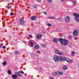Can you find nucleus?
<instances>
[{"mask_svg":"<svg viewBox=\"0 0 79 79\" xmlns=\"http://www.w3.org/2000/svg\"><path fill=\"white\" fill-rule=\"evenodd\" d=\"M58 40L62 45H67L68 44V40L66 39L60 38Z\"/></svg>","mask_w":79,"mask_h":79,"instance_id":"f257e3e1","label":"nucleus"},{"mask_svg":"<svg viewBox=\"0 0 79 79\" xmlns=\"http://www.w3.org/2000/svg\"><path fill=\"white\" fill-rule=\"evenodd\" d=\"M74 16H75L74 18L76 21H77V22H79V15L77 13H74L73 14Z\"/></svg>","mask_w":79,"mask_h":79,"instance_id":"f03ea898","label":"nucleus"},{"mask_svg":"<svg viewBox=\"0 0 79 79\" xmlns=\"http://www.w3.org/2000/svg\"><path fill=\"white\" fill-rule=\"evenodd\" d=\"M60 58L61 56H55L54 57V60L55 61L57 62V61H58L59 60H60Z\"/></svg>","mask_w":79,"mask_h":79,"instance_id":"7ed1b4c3","label":"nucleus"},{"mask_svg":"<svg viewBox=\"0 0 79 79\" xmlns=\"http://www.w3.org/2000/svg\"><path fill=\"white\" fill-rule=\"evenodd\" d=\"M54 53H56V54L59 55H62V54H63V52L57 49H55L54 50Z\"/></svg>","mask_w":79,"mask_h":79,"instance_id":"20e7f679","label":"nucleus"},{"mask_svg":"<svg viewBox=\"0 0 79 79\" xmlns=\"http://www.w3.org/2000/svg\"><path fill=\"white\" fill-rule=\"evenodd\" d=\"M79 34V30L78 29H76L74 30L73 32V34L74 35V36H77Z\"/></svg>","mask_w":79,"mask_h":79,"instance_id":"39448f33","label":"nucleus"},{"mask_svg":"<svg viewBox=\"0 0 79 79\" xmlns=\"http://www.w3.org/2000/svg\"><path fill=\"white\" fill-rule=\"evenodd\" d=\"M70 18H69V16H66L65 19V20L66 23H69L70 21Z\"/></svg>","mask_w":79,"mask_h":79,"instance_id":"423d86ee","label":"nucleus"},{"mask_svg":"<svg viewBox=\"0 0 79 79\" xmlns=\"http://www.w3.org/2000/svg\"><path fill=\"white\" fill-rule=\"evenodd\" d=\"M60 61H66L67 59H66V58L65 57H62V56H60Z\"/></svg>","mask_w":79,"mask_h":79,"instance_id":"0eeeda50","label":"nucleus"},{"mask_svg":"<svg viewBox=\"0 0 79 79\" xmlns=\"http://www.w3.org/2000/svg\"><path fill=\"white\" fill-rule=\"evenodd\" d=\"M19 21L20 22V24L22 25L24 24V21L21 19H19Z\"/></svg>","mask_w":79,"mask_h":79,"instance_id":"6e6552de","label":"nucleus"},{"mask_svg":"<svg viewBox=\"0 0 79 79\" xmlns=\"http://www.w3.org/2000/svg\"><path fill=\"white\" fill-rule=\"evenodd\" d=\"M31 19H32V20H35L37 19V16H34L32 17H31Z\"/></svg>","mask_w":79,"mask_h":79,"instance_id":"1a4fd4ad","label":"nucleus"},{"mask_svg":"<svg viewBox=\"0 0 79 79\" xmlns=\"http://www.w3.org/2000/svg\"><path fill=\"white\" fill-rule=\"evenodd\" d=\"M41 46L43 48H46L47 47V46L44 44H41Z\"/></svg>","mask_w":79,"mask_h":79,"instance_id":"9d476101","label":"nucleus"},{"mask_svg":"<svg viewBox=\"0 0 79 79\" xmlns=\"http://www.w3.org/2000/svg\"><path fill=\"white\" fill-rule=\"evenodd\" d=\"M12 77L13 79H17L18 78V76L17 75L14 74L12 75Z\"/></svg>","mask_w":79,"mask_h":79,"instance_id":"9b49d317","label":"nucleus"},{"mask_svg":"<svg viewBox=\"0 0 79 79\" xmlns=\"http://www.w3.org/2000/svg\"><path fill=\"white\" fill-rule=\"evenodd\" d=\"M42 35L40 34H39L37 36V39H42Z\"/></svg>","mask_w":79,"mask_h":79,"instance_id":"f8f14e48","label":"nucleus"},{"mask_svg":"<svg viewBox=\"0 0 79 79\" xmlns=\"http://www.w3.org/2000/svg\"><path fill=\"white\" fill-rule=\"evenodd\" d=\"M66 61L67 62H68V63H71V62H73V60H71L68 58L66 60Z\"/></svg>","mask_w":79,"mask_h":79,"instance_id":"ddd939ff","label":"nucleus"},{"mask_svg":"<svg viewBox=\"0 0 79 79\" xmlns=\"http://www.w3.org/2000/svg\"><path fill=\"white\" fill-rule=\"evenodd\" d=\"M34 48L35 49H39V46L38 45H36L34 46Z\"/></svg>","mask_w":79,"mask_h":79,"instance_id":"4468645a","label":"nucleus"},{"mask_svg":"<svg viewBox=\"0 0 79 79\" xmlns=\"http://www.w3.org/2000/svg\"><path fill=\"white\" fill-rule=\"evenodd\" d=\"M53 42H54V43H57V42H58V40L56 39H54L53 40Z\"/></svg>","mask_w":79,"mask_h":79,"instance_id":"2eb2a0df","label":"nucleus"},{"mask_svg":"<svg viewBox=\"0 0 79 79\" xmlns=\"http://www.w3.org/2000/svg\"><path fill=\"white\" fill-rule=\"evenodd\" d=\"M67 66L66 65H64L63 66V69L64 70H66L67 69Z\"/></svg>","mask_w":79,"mask_h":79,"instance_id":"dca6fc26","label":"nucleus"},{"mask_svg":"<svg viewBox=\"0 0 79 79\" xmlns=\"http://www.w3.org/2000/svg\"><path fill=\"white\" fill-rule=\"evenodd\" d=\"M57 73L58 74H59L60 75H63V73L62 72L57 71Z\"/></svg>","mask_w":79,"mask_h":79,"instance_id":"f3484780","label":"nucleus"},{"mask_svg":"<svg viewBox=\"0 0 79 79\" xmlns=\"http://www.w3.org/2000/svg\"><path fill=\"white\" fill-rule=\"evenodd\" d=\"M58 73H57V72H56L52 73V76H56V75H58Z\"/></svg>","mask_w":79,"mask_h":79,"instance_id":"a211bd4d","label":"nucleus"},{"mask_svg":"<svg viewBox=\"0 0 79 79\" xmlns=\"http://www.w3.org/2000/svg\"><path fill=\"white\" fill-rule=\"evenodd\" d=\"M30 44L31 45V47H33V46H34V43L32 42H31L30 43Z\"/></svg>","mask_w":79,"mask_h":79,"instance_id":"6ab92c4d","label":"nucleus"},{"mask_svg":"<svg viewBox=\"0 0 79 79\" xmlns=\"http://www.w3.org/2000/svg\"><path fill=\"white\" fill-rule=\"evenodd\" d=\"M8 73L10 75V74H12V73L11 72V71L10 70H9L8 71Z\"/></svg>","mask_w":79,"mask_h":79,"instance_id":"aec40b11","label":"nucleus"},{"mask_svg":"<svg viewBox=\"0 0 79 79\" xmlns=\"http://www.w3.org/2000/svg\"><path fill=\"white\" fill-rule=\"evenodd\" d=\"M6 64H7L6 62H4L2 63V64L4 66H6Z\"/></svg>","mask_w":79,"mask_h":79,"instance_id":"412c9836","label":"nucleus"},{"mask_svg":"<svg viewBox=\"0 0 79 79\" xmlns=\"http://www.w3.org/2000/svg\"><path fill=\"white\" fill-rule=\"evenodd\" d=\"M38 70L39 71H42V68L41 67H40L38 68Z\"/></svg>","mask_w":79,"mask_h":79,"instance_id":"4be33fe9","label":"nucleus"},{"mask_svg":"<svg viewBox=\"0 0 79 79\" xmlns=\"http://www.w3.org/2000/svg\"><path fill=\"white\" fill-rule=\"evenodd\" d=\"M74 54H75V52L72 51V56H74Z\"/></svg>","mask_w":79,"mask_h":79,"instance_id":"5701e85b","label":"nucleus"},{"mask_svg":"<svg viewBox=\"0 0 79 79\" xmlns=\"http://www.w3.org/2000/svg\"><path fill=\"white\" fill-rule=\"evenodd\" d=\"M47 25L48 27H50L51 26H52V24L50 23H48Z\"/></svg>","mask_w":79,"mask_h":79,"instance_id":"b1692460","label":"nucleus"},{"mask_svg":"<svg viewBox=\"0 0 79 79\" xmlns=\"http://www.w3.org/2000/svg\"><path fill=\"white\" fill-rule=\"evenodd\" d=\"M55 17H49L48 18V19H54Z\"/></svg>","mask_w":79,"mask_h":79,"instance_id":"393cba45","label":"nucleus"},{"mask_svg":"<svg viewBox=\"0 0 79 79\" xmlns=\"http://www.w3.org/2000/svg\"><path fill=\"white\" fill-rule=\"evenodd\" d=\"M19 72H16L15 73V74H16L17 75V76H18V74H19Z\"/></svg>","mask_w":79,"mask_h":79,"instance_id":"a878e982","label":"nucleus"},{"mask_svg":"<svg viewBox=\"0 0 79 79\" xmlns=\"http://www.w3.org/2000/svg\"><path fill=\"white\" fill-rule=\"evenodd\" d=\"M19 54V52L18 51H16L15 52V55H18V54Z\"/></svg>","mask_w":79,"mask_h":79,"instance_id":"bb28decb","label":"nucleus"},{"mask_svg":"<svg viewBox=\"0 0 79 79\" xmlns=\"http://www.w3.org/2000/svg\"><path fill=\"white\" fill-rule=\"evenodd\" d=\"M57 20H58L59 21H61V19L59 18H58L57 19Z\"/></svg>","mask_w":79,"mask_h":79,"instance_id":"cd10ccee","label":"nucleus"},{"mask_svg":"<svg viewBox=\"0 0 79 79\" xmlns=\"http://www.w3.org/2000/svg\"><path fill=\"white\" fill-rule=\"evenodd\" d=\"M47 1L50 3H52V0H47Z\"/></svg>","mask_w":79,"mask_h":79,"instance_id":"c85d7f7f","label":"nucleus"},{"mask_svg":"<svg viewBox=\"0 0 79 79\" xmlns=\"http://www.w3.org/2000/svg\"><path fill=\"white\" fill-rule=\"evenodd\" d=\"M73 4L74 5H76V1H74V0H73Z\"/></svg>","mask_w":79,"mask_h":79,"instance_id":"c756f323","label":"nucleus"},{"mask_svg":"<svg viewBox=\"0 0 79 79\" xmlns=\"http://www.w3.org/2000/svg\"><path fill=\"white\" fill-rule=\"evenodd\" d=\"M33 8H35V9H37V6H34L33 7Z\"/></svg>","mask_w":79,"mask_h":79,"instance_id":"7c9ffc66","label":"nucleus"},{"mask_svg":"<svg viewBox=\"0 0 79 79\" xmlns=\"http://www.w3.org/2000/svg\"><path fill=\"white\" fill-rule=\"evenodd\" d=\"M31 56H35V55L34 54H31Z\"/></svg>","mask_w":79,"mask_h":79,"instance_id":"2f4dec72","label":"nucleus"},{"mask_svg":"<svg viewBox=\"0 0 79 79\" xmlns=\"http://www.w3.org/2000/svg\"><path fill=\"white\" fill-rule=\"evenodd\" d=\"M6 8L8 9H10V7L9 6H6Z\"/></svg>","mask_w":79,"mask_h":79,"instance_id":"473e14b6","label":"nucleus"},{"mask_svg":"<svg viewBox=\"0 0 79 79\" xmlns=\"http://www.w3.org/2000/svg\"><path fill=\"white\" fill-rule=\"evenodd\" d=\"M17 76H19V77H21V74L19 73V74H17Z\"/></svg>","mask_w":79,"mask_h":79,"instance_id":"72a5a7b5","label":"nucleus"},{"mask_svg":"<svg viewBox=\"0 0 79 79\" xmlns=\"http://www.w3.org/2000/svg\"><path fill=\"white\" fill-rule=\"evenodd\" d=\"M69 39H71L72 38V36H71V35H70L69 36Z\"/></svg>","mask_w":79,"mask_h":79,"instance_id":"f704fd0d","label":"nucleus"},{"mask_svg":"<svg viewBox=\"0 0 79 79\" xmlns=\"http://www.w3.org/2000/svg\"><path fill=\"white\" fill-rule=\"evenodd\" d=\"M2 48H4V49H5L6 48V47H5V46H3V47H2Z\"/></svg>","mask_w":79,"mask_h":79,"instance_id":"c9c22d12","label":"nucleus"},{"mask_svg":"<svg viewBox=\"0 0 79 79\" xmlns=\"http://www.w3.org/2000/svg\"><path fill=\"white\" fill-rule=\"evenodd\" d=\"M43 13H44L46 15H47V13L46 12H43Z\"/></svg>","mask_w":79,"mask_h":79,"instance_id":"e433bc0d","label":"nucleus"},{"mask_svg":"<svg viewBox=\"0 0 79 79\" xmlns=\"http://www.w3.org/2000/svg\"><path fill=\"white\" fill-rule=\"evenodd\" d=\"M14 15V14L13 13H11L10 14V16H12V15Z\"/></svg>","mask_w":79,"mask_h":79,"instance_id":"4c0bfd02","label":"nucleus"},{"mask_svg":"<svg viewBox=\"0 0 79 79\" xmlns=\"http://www.w3.org/2000/svg\"><path fill=\"white\" fill-rule=\"evenodd\" d=\"M29 37H30V38H32V35H30L29 36Z\"/></svg>","mask_w":79,"mask_h":79,"instance_id":"58836bf2","label":"nucleus"},{"mask_svg":"<svg viewBox=\"0 0 79 79\" xmlns=\"http://www.w3.org/2000/svg\"><path fill=\"white\" fill-rule=\"evenodd\" d=\"M36 53H40V51H36Z\"/></svg>","mask_w":79,"mask_h":79,"instance_id":"ea45409f","label":"nucleus"},{"mask_svg":"<svg viewBox=\"0 0 79 79\" xmlns=\"http://www.w3.org/2000/svg\"><path fill=\"white\" fill-rule=\"evenodd\" d=\"M21 73L22 74H24V72H23V71H21Z\"/></svg>","mask_w":79,"mask_h":79,"instance_id":"a19ab883","label":"nucleus"},{"mask_svg":"<svg viewBox=\"0 0 79 79\" xmlns=\"http://www.w3.org/2000/svg\"><path fill=\"white\" fill-rule=\"evenodd\" d=\"M49 78L51 79H54V78H53L52 77H49Z\"/></svg>","mask_w":79,"mask_h":79,"instance_id":"79ce46f5","label":"nucleus"},{"mask_svg":"<svg viewBox=\"0 0 79 79\" xmlns=\"http://www.w3.org/2000/svg\"><path fill=\"white\" fill-rule=\"evenodd\" d=\"M38 2H40L42 0H37Z\"/></svg>","mask_w":79,"mask_h":79,"instance_id":"37998d69","label":"nucleus"},{"mask_svg":"<svg viewBox=\"0 0 79 79\" xmlns=\"http://www.w3.org/2000/svg\"><path fill=\"white\" fill-rule=\"evenodd\" d=\"M77 37H76L75 38V40H77Z\"/></svg>","mask_w":79,"mask_h":79,"instance_id":"c03bdc74","label":"nucleus"},{"mask_svg":"<svg viewBox=\"0 0 79 79\" xmlns=\"http://www.w3.org/2000/svg\"><path fill=\"white\" fill-rule=\"evenodd\" d=\"M64 0H60V1L61 2H63V1H64Z\"/></svg>","mask_w":79,"mask_h":79,"instance_id":"a18cd8bd","label":"nucleus"},{"mask_svg":"<svg viewBox=\"0 0 79 79\" xmlns=\"http://www.w3.org/2000/svg\"><path fill=\"white\" fill-rule=\"evenodd\" d=\"M2 47V46H1V44H0V48Z\"/></svg>","mask_w":79,"mask_h":79,"instance_id":"49530a36","label":"nucleus"},{"mask_svg":"<svg viewBox=\"0 0 79 79\" xmlns=\"http://www.w3.org/2000/svg\"><path fill=\"white\" fill-rule=\"evenodd\" d=\"M78 66L79 67V63L78 64Z\"/></svg>","mask_w":79,"mask_h":79,"instance_id":"de8ad7c7","label":"nucleus"},{"mask_svg":"<svg viewBox=\"0 0 79 79\" xmlns=\"http://www.w3.org/2000/svg\"><path fill=\"white\" fill-rule=\"evenodd\" d=\"M46 33H45V32H44V34H46Z\"/></svg>","mask_w":79,"mask_h":79,"instance_id":"09e8293b","label":"nucleus"}]
</instances>
